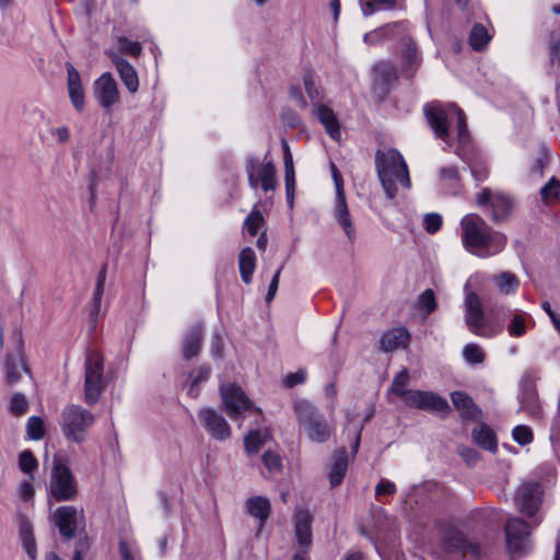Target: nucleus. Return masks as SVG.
Here are the masks:
<instances>
[{
	"mask_svg": "<svg viewBox=\"0 0 560 560\" xmlns=\"http://www.w3.org/2000/svg\"><path fill=\"white\" fill-rule=\"evenodd\" d=\"M427 121L436 138L452 147L456 140L462 147L469 141L464 113L455 104L432 102L423 106Z\"/></svg>",
	"mask_w": 560,
	"mask_h": 560,
	"instance_id": "nucleus-1",
	"label": "nucleus"
},
{
	"mask_svg": "<svg viewBox=\"0 0 560 560\" xmlns=\"http://www.w3.org/2000/svg\"><path fill=\"white\" fill-rule=\"evenodd\" d=\"M462 242L471 254L486 258L500 253L505 244V236L492 231L486 221L476 213H469L460 220Z\"/></svg>",
	"mask_w": 560,
	"mask_h": 560,
	"instance_id": "nucleus-2",
	"label": "nucleus"
},
{
	"mask_svg": "<svg viewBox=\"0 0 560 560\" xmlns=\"http://www.w3.org/2000/svg\"><path fill=\"white\" fill-rule=\"evenodd\" d=\"M375 166L382 187L389 199H394L397 195V183L407 189L410 188L407 163L396 149L377 151Z\"/></svg>",
	"mask_w": 560,
	"mask_h": 560,
	"instance_id": "nucleus-3",
	"label": "nucleus"
},
{
	"mask_svg": "<svg viewBox=\"0 0 560 560\" xmlns=\"http://www.w3.org/2000/svg\"><path fill=\"white\" fill-rule=\"evenodd\" d=\"M293 411L300 432H303L311 442L325 443L329 440L334 427L315 405L306 399H298L293 405Z\"/></svg>",
	"mask_w": 560,
	"mask_h": 560,
	"instance_id": "nucleus-4",
	"label": "nucleus"
},
{
	"mask_svg": "<svg viewBox=\"0 0 560 560\" xmlns=\"http://www.w3.org/2000/svg\"><path fill=\"white\" fill-rule=\"evenodd\" d=\"M486 553L475 541L467 539L455 527H447L440 541L439 557L444 560H480Z\"/></svg>",
	"mask_w": 560,
	"mask_h": 560,
	"instance_id": "nucleus-5",
	"label": "nucleus"
},
{
	"mask_svg": "<svg viewBox=\"0 0 560 560\" xmlns=\"http://www.w3.org/2000/svg\"><path fill=\"white\" fill-rule=\"evenodd\" d=\"M465 322L472 334L482 338H493L503 330L502 323L485 317L480 298L475 292L466 294Z\"/></svg>",
	"mask_w": 560,
	"mask_h": 560,
	"instance_id": "nucleus-6",
	"label": "nucleus"
},
{
	"mask_svg": "<svg viewBox=\"0 0 560 560\" xmlns=\"http://www.w3.org/2000/svg\"><path fill=\"white\" fill-rule=\"evenodd\" d=\"M93 413L79 405H68L62 410L61 429L65 438L71 442L81 443L93 425Z\"/></svg>",
	"mask_w": 560,
	"mask_h": 560,
	"instance_id": "nucleus-7",
	"label": "nucleus"
},
{
	"mask_svg": "<svg viewBox=\"0 0 560 560\" xmlns=\"http://www.w3.org/2000/svg\"><path fill=\"white\" fill-rule=\"evenodd\" d=\"M105 388L103 357L97 351H89L85 358L84 400L95 405Z\"/></svg>",
	"mask_w": 560,
	"mask_h": 560,
	"instance_id": "nucleus-8",
	"label": "nucleus"
},
{
	"mask_svg": "<svg viewBox=\"0 0 560 560\" xmlns=\"http://www.w3.org/2000/svg\"><path fill=\"white\" fill-rule=\"evenodd\" d=\"M49 493L58 502L72 501L78 494L75 478L59 458L54 459Z\"/></svg>",
	"mask_w": 560,
	"mask_h": 560,
	"instance_id": "nucleus-9",
	"label": "nucleus"
},
{
	"mask_svg": "<svg viewBox=\"0 0 560 560\" xmlns=\"http://www.w3.org/2000/svg\"><path fill=\"white\" fill-rule=\"evenodd\" d=\"M248 184L253 189L259 187L268 192L275 190L278 184L276 166L271 161L260 162L256 156H250L246 162Z\"/></svg>",
	"mask_w": 560,
	"mask_h": 560,
	"instance_id": "nucleus-10",
	"label": "nucleus"
},
{
	"mask_svg": "<svg viewBox=\"0 0 560 560\" xmlns=\"http://www.w3.org/2000/svg\"><path fill=\"white\" fill-rule=\"evenodd\" d=\"M505 540L512 557L524 556L532 548L529 525L518 517L510 518L505 524Z\"/></svg>",
	"mask_w": 560,
	"mask_h": 560,
	"instance_id": "nucleus-11",
	"label": "nucleus"
},
{
	"mask_svg": "<svg viewBox=\"0 0 560 560\" xmlns=\"http://www.w3.org/2000/svg\"><path fill=\"white\" fill-rule=\"evenodd\" d=\"M220 394L223 408L232 420H238L243 412L254 408L245 392L234 383L222 384Z\"/></svg>",
	"mask_w": 560,
	"mask_h": 560,
	"instance_id": "nucleus-12",
	"label": "nucleus"
},
{
	"mask_svg": "<svg viewBox=\"0 0 560 560\" xmlns=\"http://www.w3.org/2000/svg\"><path fill=\"white\" fill-rule=\"evenodd\" d=\"M479 207H487L491 211L494 222L505 219L512 211L513 200L506 194L491 188H483L476 197Z\"/></svg>",
	"mask_w": 560,
	"mask_h": 560,
	"instance_id": "nucleus-13",
	"label": "nucleus"
},
{
	"mask_svg": "<svg viewBox=\"0 0 560 560\" xmlns=\"http://www.w3.org/2000/svg\"><path fill=\"white\" fill-rule=\"evenodd\" d=\"M51 520L58 527L60 535L66 539H71L75 532L84 526V512L82 509L65 505L54 512Z\"/></svg>",
	"mask_w": 560,
	"mask_h": 560,
	"instance_id": "nucleus-14",
	"label": "nucleus"
},
{
	"mask_svg": "<svg viewBox=\"0 0 560 560\" xmlns=\"http://www.w3.org/2000/svg\"><path fill=\"white\" fill-rule=\"evenodd\" d=\"M13 351L5 358V381L9 385H15L23 374L30 371L23 360V339L19 330L12 334Z\"/></svg>",
	"mask_w": 560,
	"mask_h": 560,
	"instance_id": "nucleus-15",
	"label": "nucleus"
},
{
	"mask_svg": "<svg viewBox=\"0 0 560 560\" xmlns=\"http://www.w3.org/2000/svg\"><path fill=\"white\" fill-rule=\"evenodd\" d=\"M400 43V63L401 72L406 78L415 75L422 62L421 54L416 42L410 35V25L408 24L406 33L400 34L397 39Z\"/></svg>",
	"mask_w": 560,
	"mask_h": 560,
	"instance_id": "nucleus-16",
	"label": "nucleus"
},
{
	"mask_svg": "<svg viewBox=\"0 0 560 560\" xmlns=\"http://www.w3.org/2000/svg\"><path fill=\"white\" fill-rule=\"evenodd\" d=\"M93 96L98 105L104 109H112L119 103L120 95L118 84L112 73L104 72L93 83Z\"/></svg>",
	"mask_w": 560,
	"mask_h": 560,
	"instance_id": "nucleus-17",
	"label": "nucleus"
},
{
	"mask_svg": "<svg viewBox=\"0 0 560 560\" xmlns=\"http://www.w3.org/2000/svg\"><path fill=\"white\" fill-rule=\"evenodd\" d=\"M406 405L439 415H446L450 411L446 399L433 392L412 390L407 395Z\"/></svg>",
	"mask_w": 560,
	"mask_h": 560,
	"instance_id": "nucleus-18",
	"label": "nucleus"
},
{
	"mask_svg": "<svg viewBox=\"0 0 560 560\" xmlns=\"http://www.w3.org/2000/svg\"><path fill=\"white\" fill-rule=\"evenodd\" d=\"M542 489L537 482L523 483L516 494L515 504L520 512L534 516L541 505Z\"/></svg>",
	"mask_w": 560,
	"mask_h": 560,
	"instance_id": "nucleus-19",
	"label": "nucleus"
},
{
	"mask_svg": "<svg viewBox=\"0 0 560 560\" xmlns=\"http://www.w3.org/2000/svg\"><path fill=\"white\" fill-rule=\"evenodd\" d=\"M198 419L213 439L225 441L231 436V427L218 410L203 408L198 412Z\"/></svg>",
	"mask_w": 560,
	"mask_h": 560,
	"instance_id": "nucleus-20",
	"label": "nucleus"
},
{
	"mask_svg": "<svg viewBox=\"0 0 560 560\" xmlns=\"http://www.w3.org/2000/svg\"><path fill=\"white\" fill-rule=\"evenodd\" d=\"M331 215L336 224L343 231L350 244L357 241V228L350 213L346 197L335 198Z\"/></svg>",
	"mask_w": 560,
	"mask_h": 560,
	"instance_id": "nucleus-21",
	"label": "nucleus"
},
{
	"mask_svg": "<svg viewBox=\"0 0 560 560\" xmlns=\"http://www.w3.org/2000/svg\"><path fill=\"white\" fill-rule=\"evenodd\" d=\"M408 26L407 21H399L382 25L363 36L366 45H377L385 39L396 40L400 34H405Z\"/></svg>",
	"mask_w": 560,
	"mask_h": 560,
	"instance_id": "nucleus-22",
	"label": "nucleus"
},
{
	"mask_svg": "<svg viewBox=\"0 0 560 560\" xmlns=\"http://www.w3.org/2000/svg\"><path fill=\"white\" fill-rule=\"evenodd\" d=\"M107 55L127 90L132 94L136 93L139 89V79L136 69L118 52L109 51Z\"/></svg>",
	"mask_w": 560,
	"mask_h": 560,
	"instance_id": "nucleus-23",
	"label": "nucleus"
},
{
	"mask_svg": "<svg viewBox=\"0 0 560 560\" xmlns=\"http://www.w3.org/2000/svg\"><path fill=\"white\" fill-rule=\"evenodd\" d=\"M67 84L70 102L77 112L81 113L85 105V94L81 82L79 71L71 65L67 63Z\"/></svg>",
	"mask_w": 560,
	"mask_h": 560,
	"instance_id": "nucleus-24",
	"label": "nucleus"
},
{
	"mask_svg": "<svg viewBox=\"0 0 560 560\" xmlns=\"http://www.w3.org/2000/svg\"><path fill=\"white\" fill-rule=\"evenodd\" d=\"M202 335L203 326L199 323L187 329L180 345V351L184 359L190 360L198 355L202 345Z\"/></svg>",
	"mask_w": 560,
	"mask_h": 560,
	"instance_id": "nucleus-25",
	"label": "nucleus"
},
{
	"mask_svg": "<svg viewBox=\"0 0 560 560\" xmlns=\"http://www.w3.org/2000/svg\"><path fill=\"white\" fill-rule=\"evenodd\" d=\"M312 515L308 510L300 509L294 514L295 537L298 544L308 548L312 544Z\"/></svg>",
	"mask_w": 560,
	"mask_h": 560,
	"instance_id": "nucleus-26",
	"label": "nucleus"
},
{
	"mask_svg": "<svg viewBox=\"0 0 560 560\" xmlns=\"http://www.w3.org/2000/svg\"><path fill=\"white\" fill-rule=\"evenodd\" d=\"M312 113L317 117L324 126L326 132L331 139L339 141L341 138L339 121L331 108L325 104L313 108Z\"/></svg>",
	"mask_w": 560,
	"mask_h": 560,
	"instance_id": "nucleus-27",
	"label": "nucleus"
},
{
	"mask_svg": "<svg viewBox=\"0 0 560 560\" xmlns=\"http://www.w3.org/2000/svg\"><path fill=\"white\" fill-rule=\"evenodd\" d=\"M521 410L528 413L534 419H539L542 416V407L538 400V394L533 385L523 387L521 396Z\"/></svg>",
	"mask_w": 560,
	"mask_h": 560,
	"instance_id": "nucleus-28",
	"label": "nucleus"
},
{
	"mask_svg": "<svg viewBox=\"0 0 560 560\" xmlns=\"http://www.w3.org/2000/svg\"><path fill=\"white\" fill-rule=\"evenodd\" d=\"M495 290L503 295L514 294L520 287L518 277L511 271H501L490 278Z\"/></svg>",
	"mask_w": 560,
	"mask_h": 560,
	"instance_id": "nucleus-29",
	"label": "nucleus"
},
{
	"mask_svg": "<svg viewBox=\"0 0 560 560\" xmlns=\"http://www.w3.org/2000/svg\"><path fill=\"white\" fill-rule=\"evenodd\" d=\"M409 340V334L404 328H394L383 334L380 345L385 352H392L400 347H406Z\"/></svg>",
	"mask_w": 560,
	"mask_h": 560,
	"instance_id": "nucleus-30",
	"label": "nucleus"
},
{
	"mask_svg": "<svg viewBox=\"0 0 560 560\" xmlns=\"http://www.w3.org/2000/svg\"><path fill=\"white\" fill-rule=\"evenodd\" d=\"M451 399L455 408L460 412L465 420L476 419L480 410L476 407L472 399L463 392H454L451 394Z\"/></svg>",
	"mask_w": 560,
	"mask_h": 560,
	"instance_id": "nucleus-31",
	"label": "nucleus"
},
{
	"mask_svg": "<svg viewBox=\"0 0 560 560\" xmlns=\"http://www.w3.org/2000/svg\"><path fill=\"white\" fill-rule=\"evenodd\" d=\"M348 468V456L346 450L341 448L335 452L329 472V482L331 487L341 483Z\"/></svg>",
	"mask_w": 560,
	"mask_h": 560,
	"instance_id": "nucleus-32",
	"label": "nucleus"
},
{
	"mask_svg": "<svg viewBox=\"0 0 560 560\" xmlns=\"http://www.w3.org/2000/svg\"><path fill=\"white\" fill-rule=\"evenodd\" d=\"M20 539L27 556L34 560L37 556V548L33 533V524L25 517L20 520Z\"/></svg>",
	"mask_w": 560,
	"mask_h": 560,
	"instance_id": "nucleus-33",
	"label": "nucleus"
},
{
	"mask_svg": "<svg viewBox=\"0 0 560 560\" xmlns=\"http://www.w3.org/2000/svg\"><path fill=\"white\" fill-rule=\"evenodd\" d=\"M238 267L242 280L247 284L250 283L256 267V255L250 247H246L241 250L238 256Z\"/></svg>",
	"mask_w": 560,
	"mask_h": 560,
	"instance_id": "nucleus-34",
	"label": "nucleus"
},
{
	"mask_svg": "<svg viewBox=\"0 0 560 560\" xmlns=\"http://www.w3.org/2000/svg\"><path fill=\"white\" fill-rule=\"evenodd\" d=\"M210 375V369L206 365H201L195 371H192L187 380L186 383V389L187 394L192 397L197 398L199 396L200 392V385L209 378Z\"/></svg>",
	"mask_w": 560,
	"mask_h": 560,
	"instance_id": "nucleus-35",
	"label": "nucleus"
},
{
	"mask_svg": "<svg viewBox=\"0 0 560 560\" xmlns=\"http://www.w3.org/2000/svg\"><path fill=\"white\" fill-rule=\"evenodd\" d=\"M271 439L268 430H252L244 438L246 452L249 455L257 454L259 450Z\"/></svg>",
	"mask_w": 560,
	"mask_h": 560,
	"instance_id": "nucleus-36",
	"label": "nucleus"
},
{
	"mask_svg": "<svg viewBox=\"0 0 560 560\" xmlns=\"http://www.w3.org/2000/svg\"><path fill=\"white\" fill-rule=\"evenodd\" d=\"M530 319L532 317L528 313L516 311L506 326L509 335L514 338L524 336Z\"/></svg>",
	"mask_w": 560,
	"mask_h": 560,
	"instance_id": "nucleus-37",
	"label": "nucleus"
},
{
	"mask_svg": "<svg viewBox=\"0 0 560 560\" xmlns=\"http://www.w3.org/2000/svg\"><path fill=\"white\" fill-rule=\"evenodd\" d=\"M246 508L248 513L264 523L270 514V503L264 497H254L247 500Z\"/></svg>",
	"mask_w": 560,
	"mask_h": 560,
	"instance_id": "nucleus-38",
	"label": "nucleus"
},
{
	"mask_svg": "<svg viewBox=\"0 0 560 560\" xmlns=\"http://www.w3.org/2000/svg\"><path fill=\"white\" fill-rule=\"evenodd\" d=\"M472 438L475 442L485 450H488L492 453L497 451V440L493 431L489 427L480 424L474 429Z\"/></svg>",
	"mask_w": 560,
	"mask_h": 560,
	"instance_id": "nucleus-39",
	"label": "nucleus"
},
{
	"mask_svg": "<svg viewBox=\"0 0 560 560\" xmlns=\"http://www.w3.org/2000/svg\"><path fill=\"white\" fill-rule=\"evenodd\" d=\"M402 3L398 0H369L361 4L364 16H370L376 11L401 10Z\"/></svg>",
	"mask_w": 560,
	"mask_h": 560,
	"instance_id": "nucleus-40",
	"label": "nucleus"
},
{
	"mask_svg": "<svg viewBox=\"0 0 560 560\" xmlns=\"http://www.w3.org/2000/svg\"><path fill=\"white\" fill-rule=\"evenodd\" d=\"M409 372L407 369L401 370L393 380L392 386L389 388L390 393L400 397L404 402L407 401V395L410 394L413 389H407L409 384Z\"/></svg>",
	"mask_w": 560,
	"mask_h": 560,
	"instance_id": "nucleus-41",
	"label": "nucleus"
},
{
	"mask_svg": "<svg viewBox=\"0 0 560 560\" xmlns=\"http://www.w3.org/2000/svg\"><path fill=\"white\" fill-rule=\"evenodd\" d=\"M105 282H106V266H104L102 268V270L100 271V273L97 276L96 287H95L93 298H92L93 305L91 308V316L94 318H96L98 316L100 311H101V304H102V298H103V293H104Z\"/></svg>",
	"mask_w": 560,
	"mask_h": 560,
	"instance_id": "nucleus-42",
	"label": "nucleus"
},
{
	"mask_svg": "<svg viewBox=\"0 0 560 560\" xmlns=\"http://www.w3.org/2000/svg\"><path fill=\"white\" fill-rule=\"evenodd\" d=\"M303 83L308 98L312 102L313 108L323 105L324 93L323 91L315 84L314 77L311 72H306L303 75Z\"/></svg>",
	"mask_w": 560,
	"mask_h": 560,
	"instance_id": "nucleus-43",
	"label": "nucleus"
},
{
	"mask_svg": "<svg viewBox=\"0 0 560 560\" xmlns=\"http://www.w3.org/2000/svg\"><path fill=\"white\" fill-rule=\"evenodd\" d=\"M490 39L491 36L483 25L477 23L472 26L469 36V43L475 50L483 49Z\"/></svg>",
	"mask_w": 560,
	"mask_h": 560,
	"instance_id": "nucleus-44",
	"label": "nucleus"
},
{
	"mask_svg": "<svg viewBox=\"0 0 560 560\" xmlns=\"http://www.w3.org/2000/svg\"><path fill=\"white\" fill-rule=\"evenodd\" d=\"M540 196L544 202L553 203L560 200V180L551 177L548 183L541 187Z\"/></svg>",
	"mask_w": 560,
	"mask_h": 560,
	"instance_id": "nucleus-45",
	"label": "nucleus"
},
{
	"mask_svg": "<svg viewBox=\"0 0 560 560\" xmlns=\"http://www.w3.org/2000/svg\"><path fill=\"white\" fill-rule=\"evenodd\" d=\"M376 79H381L386 84L397 80L396 67L390 62H380L374 68Z\"/></svg>",
	"mask_w": 560,
	"mask_h": 560,
	"instance_id": "nucleus-46",
	"label": "nucleus"
},
{
	"mask_svg": "<svg viewBox=\"0 0 560 560\" xmlns=\"http://www.w3.org/2000/svg\"><path fill=\"white\" fill-rule=\"evenodd\" d=\"M26 434L30 440L38 441L45 435V427L42 418L32 416L26 422Z\"/></svg>",
	"mask_w": 560,
	"mask_h": 560,
	"instance_id": "nucleus-47",
	"label": "nucleus"
},
{
	"mask_svg": "<svg viewBox=\"0 0 560 560\" xmlns=\"http://www.w3.org/2000/svg\"><path fill=\"white\" fill-rule=\"evenodd\" d=\"M438 304L433 290H424L418 298V308L425 316L435 311Z\"/></svg>",
	"mask_w": 560,
	"mask_h": 560,
	"instance_id": "nucleus-48",
	"label": "nucleus"
},
{
	"mask_svg": "<svg viewBox=\"0 0 560 560\" xmlns=\"http://www.w3.org/2000/svg\"><path fill=\"white\" fill-rule=\"evenodd\" d=\"M262 463L270 475L279 474L282 470V459L273 451H267L262 455Z\"/></svg>",
	"mask_w": 560,
	"mask_h": 560,
	"instance_id": "nucleus-49",
	"label": "nucleus"
},
{
	"mask_svg": "<svg viewBox=\"0 0 560 560\" xmlns=\"http://www.w3.org/2000/svg\"><path fill=\"white\" fill-rule=\"evenodd\" d=\"M463 355L470 364H479L485 360L483 350L476 343L466 345L463 349Z\"/></svg>",
	"mask_w": 560,
	"mask_h": 560,
	"instance_id": "nucleus-50",
	"label": "nucleus"
},
{
	"mask_svg": "<svg viewBox=\"0 0 560 560\" xmlns=\"http://www.w3.org/2000/svg\"><path fill=\"white\" fill-rule=\"evenodd\" d=\"M262 223L264 218L261 212L254 208L250 214L246 218L244 226L252 236H255Z\"/></svg>",
	"mask_w": 560,
	"mask_h": 560,
	"instance_id": "nucleus-51",
	"label": "nucleus"
},
{
	"mask_svg": "<svg viewBox=\"0 0 560 560\" xmlns=\"http://www.w3.org/2000/svg\"><path fill=\"white\" fill-rule=\"evenodd\" d=\"M118 48L120 52L138 57L142 51V46L139 42L130 40L129 38L121 36L118 38Z\"/></svg>",
	"mask_w": 560,
	"mask_h": 560,
	"instance_id": "nucleus-52",
	"label": "nucleus"
},
{
	"mask_svg": "<svg viewBox=\"0 0 560 560\" xmlns=\"http://www.w3.org/2000/svg\"><path fill=\"white\" fill-rule=\"evenodd\" d=\"M37 459L33 453L28 450L23 451L19 457V467L25 474H31L37 468Z\"/></svg>",
	"mask_w": 560,
	"mask_h": 560,
	"instance_id": "nucleus-53",
	"label": "nucleus"
},
{
	"mask_svg": "<svg viewBox=\"0 0 560 560\" xmlns=\"http://www.w3.org/2000/svg\"><path fill=\"white\" fill-rule=\"evenodd\" d=\"M285 195L290 208L294 203L295 173L294 168L284 170Z\"/></svg>",
	"mask_w": 560,
	"mask_h": 560,
	"instance_id": "nucleus-54",
	"label": "nucleus"
},
{
	"mask_svg": "<svg viewBox=\"0 0 560 560\" xmlns=\"http://www.w3.org/2000/svg\"><path fill=\"white\" fill-rule=\"evenodd\" d=\"M27 409L28 402L26 397L20 393L13 394L10 401L11 412L14 413L15 416H22L26 413Z\"/></svg>",
	"mask_w": 560,
	"mask_h": 560,
	"instance_id": "nucleus-55",
	"label": "nucleus"
},
{
	"mask_svg": "<svg viewBox=\"0 0 560 560\" xmlns=\"http://www.w3.org/2000/svg\"><path fill=\"white\" fill-rule=\"evenodd\" d=\"M513 439L521 445L529 444L533 441L532 430L526 425H516L512 432Z\"/></svg>",
	"mask_w": 560,
	"mask_h": 560,
	"instance_id": "nucleus-56",
	"label": "nucleus"
},
{
	"mask_svg": "<svg viewBox=\"0 0 560 560\" xmlns=\"http://www.w3.org/2000/svg\"><path fill=\"white\" fill-rule=\"evenodd\" d=\"M442 217L439 213L432 212L424 217V228L428 233L434 234L441 229Z\"/></svg>",
	"mask_w": 560,
	"mask_h": 560,
	"instance_id": "nucleus-57",
	"label": "nucleus"
},
{
	"mask_svg": "<svg viewBox=\"0 0 560 560\" xmlns=\"http://www.w3.org/2000/svg\"><path fill=\"white\" fill-rule=\"evenodd\" d=\"M330 171L335 184L336 198L346 197L342 176L334 163L330 164Z\"/></svg>",
	"mask_w": 560,
	"mask_h": 560,
	"instance_id": "nucleus-58",
	"label": "nucleus"
},
{
	"mask_svg": "<svg viewBox=\"0 0 560 560\" xmlns=\"http://www.w3.org/2000/svg\"><path fill=\"white\" fill-rule=\"evenodd\" d=\"M282 121L285 126L296 128L301 124L300 116L291 108H284L281 113Z\"/></svg>",
	"mask_w": 560,
	"mask_h": 560,
	"instance_id": "nucleus-59",
	"label": "nucleus"
},
{
	"mask_svg": "<svg viewBox=\"0 0 560 560\" xmlns=\"http://www.w3.org/2000/svg\"><path fill=\"white\" fill-rule=\"evenodd\" d=\"M440 178L443 182H447L450 184L458 183V171L455 166H445L440 170Z\"/></svg>",
	"mask_w": 560,
	"mask_h": 560,
	"instance_id": "nucleus-60",
	"label": "nucleus"
},
{
	"mask_svg": "<svg viewBox=\"0 0 560 560\" xmlns=\"http://www.w3.org/2000/svg\"><path fill=\"white\" fill-rule=\"evenodd\" d=\"M305 380H306V372L301 369L294 373L288 374L284 383L288 387H293L298 384L304 383Z\"/></svg>",
	"mask_w": 560,
	"mask_h": 560,
	"instance_id": "nucleus-61",
	"label": "nucleus"
},
{
	"mask_svg": "<svg viewBox=\"0 0 560 560\" xmlns=\"http://www.w3.org/2000/svg\"><path fill=\"white\" fill-rule=\"evenodd\" d=\"M33 475H30V480H25L20 485L19 494L22 500H30L34 495V488L32 486Z\"/></svg>",
	"mask_w": 560,
	"mask_h": 560,
	"instance_id": "nucleus-62",
	"label": "nucleus"
},
{
	"mask_svg": "<svg viewBox=\"0 0 560 560\" xmlns=\"http://www.w3.org/2000/svg\"><path fill=\"white\" fill-rule=\"evenodd\" d=\"M396 492V486L389 480H382L375 488L376 495H392Z\"/></svg>",
	"mask_w": 560,
	"mask_h": 560,
	"instance_id": "nucleus-63",
	"label": "nucleus"
},
{
	"mask_svg": "<svg viewBox=\"0 0 560 560\" xmlns=\"http://www.w3.org/2000/svg\"><path fill=\"white\" fill-rule=\"evenodd\" d=\"M119 551L122 560H140L138 551L133 550L126 541H120Z\"/></svg>",
	"mask_w": 560,
	"mask_h": 560,
	"instance_id": "nucleus-64",
	"label": "nucleus"
}]
</instances>
